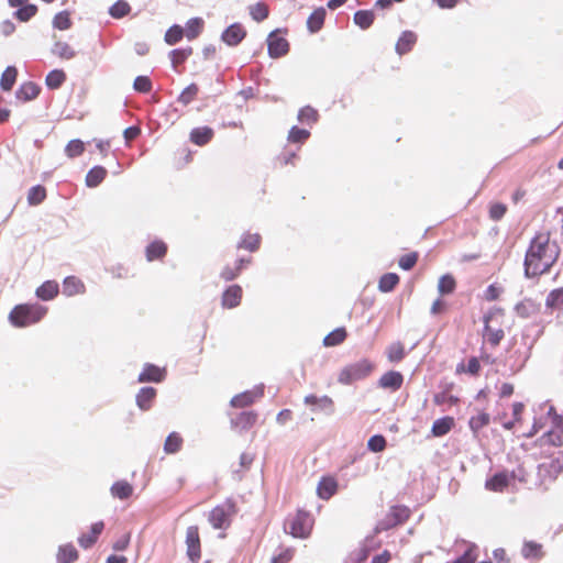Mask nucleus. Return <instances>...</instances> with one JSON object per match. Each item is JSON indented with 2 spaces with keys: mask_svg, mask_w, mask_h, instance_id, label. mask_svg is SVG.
I'll return each mask as SVG.
<instances>
[{
  "mask_svg": "<svg viewBox=\"0 0 563 563\" xmlns=\"http://www.w3.org/2000/svg\"><path fill=\"white\" fill-rule=\"evenodd\" d=\"M165 378V369L159 368L156 365L153 364H145L143 367V371L140 373L137 382L145 383V382H153V383H159Z\"/></svg>",
  "mask_w": 563,
  "mask_h": 563,
  "instance_id": "nucleus-14",
  "label": "nucleus"
},
{
  "mask_svg": "<svg viewBox=\"0 0 563 563\" xmlns=\"http://www.w3.org/2000/svg\"><path fill=\"white\" fill-rule=\"evenodd\" d=\"M47 308L40 303H21L9 313V321L16 328H25L41 321Z\"/></svg>",
  "mask_w": 563,
  "mask_h": 563,
  "instance_id": "nucleus-2",
  "label": "nucleus"
},
{
  "mask_svg": "<svg viewBox=\"0 0 563 563\" xmlns=\"http://www.w3.org/2000/svg\"><path fill=\"white\" fill-rule=\"evenodd\" d=\"M374 21V13L372 11L361 10L355 12L354 22L361 29H367L372 25Z\"/></svg>",
  "mask_w": 563,
  "mask_h": 563,
  "instance_id": "nucleus-46",
  "label": "nucleus"
},
{
  "mask_svg": "<svg viewBox=\"0 0 563 563\" xmlns=\"http://www.w3.org/2000/svg\"><path fill=\"white\" fill-rule=\"evenodd\" d=\"M203 24L205 22L201 18H192L188 20L186 23V27L184 29L185 36L189 41L196 38L201 33Z\"/></svg>",
  "mask_w": 563,
  "mask_h": 563,
  "instance_id": "nucleus-32",
  "label": "nucleus"
},
{
  "mask_svg": "<svg viewBox=\"0 0 563 563\" xmlns=\"http://www.w3.org/2000/svg\"><path fill=\"white\" fill-rule=\"evenodd\" d=\"M409 517V510L406 507L395 506L388 514V526L401 523Z\"/></svg>",
  "mask_w": 563,
  "mask_h": 563,
  "instance_id": "nucleus-35",
  "label": "nucleus"
},
{
  "mask_svg": "<svg viewBox=\"0 0 563 563\" xmlns=\"http://www.w3.org/2000/svg\"><path fill=\"white\" fill-rule=\"evenodd\" d=\"M185 35L184 27L178 24H174L170 26L165 33V42L168 45L177 44Z\"/></svg>",
  "mask_w": 563,
  "mask_h": 563,
  "instance_id": "nucleus-45",
  "label": "nucleus"
},
{
  "mask_svg": "<svg viewBox=\"0 0 563 563\" xmlns=\"http://www.w3.org/2000/svg\"><path fill=\"white\" fill-rule=\"evenodd\" d=\"M130 11V5L128 2L123 0L117 1L111 8L109 9V13L112 18L120 19L126 15Z\"/></svg>",
  "mask_w": 563,
  "mask_h": 563,
  "instance_id": "nucleus-53",
  "label": "nucleus"
},
{
  "mask_svg": "<svg viewBox=\"0 0 563 563\" xmlns=\"http://www.w3.org/2000/svg\"><path fill=\"white\" fill-rule=\"evenodd\" d=\"M514 479V475L508 472H500L488 478L485 483V487L492 492H503L508 487L510 482Z\"/></svg>",
  "mask_w": 563,
  "mask_h": 563,
  "instance_id": "nucleus-13",
  "label": "nucleus"
},
{
  "mask_svg": "<svg viewBox=\"0 0 563 563\" xmlns=\"http://www.w3.org/2000/svg\"><path fill=\"white\" fill-rule=\"evenodd\" d=\"M66 80V75L60 69H54L48 73L46 76L45 82L46 86L51 89H57L59 88L63 82Z\"/></svg>",
  "mask_w": 563,
  "mask_h": 563,
  "instance_id": "nucleus-41",
  "label": "nucleus"
},
{
  "mask_svg": "<svg viewBox=\"0 0 563 563\" xmlns=\"http://www.w3.org/2000/svg\"><path fill=\"white\" fill-rule=\"evenodd\" d=\"M250 13L255 21H263L268 16L267 7L258 2L250 8Z\"/></svg>",
  "mask_w": 563,
  "mask_h": 563,
  "instance_id": "nucleus-57",
  "label": "nucleus"
},
{
  "mask_svg": "<svg viewBox=\"0 0 563 563\" xmlns=\"http://www.w3.org/2000/svg\"><path fill=\"white\" fill-rule=\"evenodd\" d=\"M78 558V552L73 544L60 545L57 552V563H73Z\"/></svg>",
  "mask_w": 563,
  "mask_h": 563,
  "instance_id": "nucleus-30",
  "label": "nucleus"
},
{
  "mask_svg": "<svg viewBox=\"0 0 563 563\" xmlns=\"http://www.w3.org/2000/svg\"><path fill=\"white\" fill-rule=\"evenodd\" d=\"M264 394V386H256L251 390L243 391L235 395L231 399V406L235 408H243L253 404L257 398H261Z\"/></svg>",
  "mask_w": 563,
  "mask_h": 563,
  "instance_id": "nucleus-9",
  "label": "nucleus"
},
{
  "mask_svg": "<svg viewBox=\"0 0 563 563\" xmlns=\"http://www.w3.org/2000/svg\"><path fill=\"white\" fill-rule=\"evenodd\" d=\"M312 528V520L308 512L299 511L296 517L286 523L291 536L296 538H307Z\"/></svg>",
  "mask_w": 563,
  "mask_h": 563,
  "instance_id": "nucleus-6",
  "label": "nucleus"
},
{
  "mask_svg": "<svg viewBox=\"0 0 563 563\" xmlns=\"http://www.w3.org/2000/svg\"><path fill=\"white\" fill-rule=\"evenodd\" d=\"M70 25H71V21L69 18V13L67 11H62L54 16V20H53L54 27L64 31V30H68L70 27Z\"/></svg>",
  "mask_w": 563,
  "mask_h": 563,
  "instance_id": "nucleus-55",
  "label": "nucleus"
},
{
  "mask_svg": "<svg viewBox=\"0 0 563 563\" xmlns=\"http://www.w3.org/2000/svg\"><path fill=\"white\" fill-rule=\"evenodd\" d=\"M455 288V280L451 275H443L438 283V290L441 295L451 294Z\"/></svg>",
  "mask_w": 563,
  "mask_h": 563,
  "instance_id": "nucleus-50",
  "label": "nucleus"
},
{
  "mask_svg": "<svg viewBox=\"0 0 563 563\" xmlns=\"http://www.w3.org/2000/svg\"><path fill=\"white\" fill-rule=\"evenodd\" d=\"M545 306L556 311L558 314H563V287L550 291L545 299Z\"/></svg>",
  "mask_w": 563,
  "mask_h": 563,
  "instance_id": "nucleus-21",
  "label": "nucleus"
},
{
  "mask_svg": "<svg viewBox=\"0 0 563 563\" xmlns=\"http://www.w3.org/2000/svg\"><path fill=\"white\" fill-rule=\"evenodd\" d=\"M479 368H481V364H479V361L477 360V357H471L468 360L466 368H464L463 364H460L457 366L456 371L457 372L465 371L471 375H476V374H478Z\"/></svg>",
  "mask_w": 563,
  "mask_h": 563,
  "instance_id": "nucleus-61",
  "label": "nucleus"
},
{
  "mask_svg": "<svg viewBox=\"0 0 563 563\" xmlns=\"http://www.w3.org/2000/svg\"><path fill=\"white\" fill-rule=\"evenodd\" d=\"M325 18V10L323 8L316 9L307 20V27L310 33H317L321 30Z\"/></svg>",
  "mask_w": 563,
  "mask_h": 563,
  "instance_id": "nucleus-24",
  "label": "nucleus"
},
{
  "mask_svg": "<svg viewBox=\"0 0 563 563\" xmlns=\"http://www.w3.org/2000/svg\"><path fill=\"white\" fill-rule=\"evenodd\" d=\"M492 317L490 316H485L484 317V323H485V328H484V336L487 339V341L493 344V345H498L499 342L503 340L504 338V331L501 329H493L490 325H489V321H490Z\"/></svg>",
  "mask_w": 563,
  "mask_h": 563,
  "instance_id": "nucleus-28",
  "label": "nucleus"
},
{
  "mask_svg": "<svg viewBox=\"0 0 563 563\" xmlns=\"http://www.w3.org/2000/svg\"><path fill=\"white\" fill-rule=\"evenodd\" d=\"M212 136L213 130L209 126L195 128L190 132V141L199 146L209 143Z\"/></svg>",
  "mask_w": 563,
  "mask_h": 563,
  "instance_id": "nucleus-20",
  "label": "nucleus"
},
{
  "mask_svg": "<svg viewBox=\"0 0 563 563\" xmlns=\"http://www.w3.org/2000/svg\"><path fill=\"white\" fill-rule=\"evenodd\" d=\"M418 261V254L416 252L405 254L399 258V267L409 271L411 269Z\"/></svg>",
  "mask_w": 563,
  "mask_h": 563,
  "instance_id": "nucleus-60",
  "label": "nucleus"
},
{
  "mask_svg": "<svg viewBox=\"0 0 563 563\" xmlns=\"http://www.w3.org/2000/svg\"><path fill=\"white\" fill-rule=\"evenodd\" d=\"M240 275V268L227 265L220 273V277L225 282H231Z\"/></svg>",
  "mask_w": 563,
  "mask_h": 563,
  "instance_id": "nucleus-63",
  "label": "nucleus"
},
{
  "mask_svg": "<svg viewBox=\"0 0 563 563\" xmlns=\"http://www.w3.org/2000/svg\"><path fill=\"white\" fill-rule=\"evenodd\" d=\"M52 53L63 59H71L75 57V51L66 42H56L52 48Z\"/></svg>",
  "mask_w": 563,
  "mask_h": 563,
  "instance_id": "nucleus-42",
  "label": "nucleus"
},
{
  "mask_svg": "<svg viewBox=\"0 0 563 563\" xmlns=\"http://www.w3.org/2000/svg\"><path fill=\"white\" fill-rule=\"evenodd\" d=\"M191 54L192 49L190 47L183 49H173L169 53L173 67L176 68L179 64L184 63Z\"/></svg>",
  "mask_w": 563,
  "mask_h": 563,
  "instance_id": "nucleus-48",
  "label": "nucleus"
},
{
  "mask_svg": "<svg viewBox=\"0 0 563 563\" xmlns=\"http://www.w3.org/2000/svg\"><path fill=\"white\" fill-rule=\"evenodd\" d=\"M338 490V482L333 477H322L317 486V494L321 499H330Z\"/></svg>",
  "mask_w": 563,
  "mask_h": 563,
  "instance_id": "nucleus-16",
  "label": "nucleus"
},
{
  "mask_svg": "<svg viewBox=\"0 0 563 563\" xmlns=\"http://www.w3.org/2000/svg\"><path fill=\"white\" fill-rule=\"evenodd\" d=\"M233 514L234 505L231 501H227L210 511L209 521L214 529H225L230 526Z\"/></svg>",
  "mask_w": 563,
  "mask_h": 563,
  "instance_id": "nucleus-4",
  "label": "nucleus"
},
{
  "mask_svg": "<svg viewBox=\"0 0 563 563\" xmlns=\"http://www.w3.org/2000/svg\"><path fill=\"white\" fill-rule=\"evenodd\" d=\"M187 555L190 561L197 562L200 559V539L198 527L190 526L186 532Z\"/></svg>",
  "mask_w": 563,
  "mask_h": 563,
  "instance_id": "nucleus-7",
  "label": "nucleus"
},
{
  "mask_svg": "<svg viewBox=\"0 0 563 563\" xmlns=\"http://www.w3.org/2000/svg\"><path fill=\"white\" fill-rule=\"evenodd\" d=\"M59 292V286L55 280H46L35 291L37 298L48 301L54 299Z\"/></svg>",
  "mask_w": 563,
  "mask_h": 563,
  "instance_id": "nucleus-17",
  "label": "nucleus"
},
{
  "mask_svg": "<svg viewBox=\"0 0 563 563\" xmlns=\"http://www.w3.org/2000/svg\"><path fill=\"white\" fill-rule=\"evenodd\" d=\"M110 493L114 498L126 499L132 495L133 486L126 481H119L111 486Z\"/></svg>",
  "mask_w": 563,
  "mask_h": 563,
  "instance_id": "nucleus-29",
  "label": "nucleus"
},
{
  "mask_svg": "<svg viewBox=\"0 0 563 563\" xmlns=\"http://www.w3.org/2000/svg\"><path fill=\"white\" fill-rule=\"evenodd\" d=\"M268 55L272 58H279L287 54L289 44L286 38L277 35V31L269 33L267 38Z\"/></svg>",
  "mask_w": 563,
  "mask_h": 563,
  "instance_id": "nucleus-8",
  "label": "nucleus"
},
{
  "mask_svg": "<svg viewBox=\"0 0 563 563\" xmlns=\"http://www.w3.org/2000/svg\"><path fill=\"white\" fill-rule=\"evenodd\" d=\"M399 283V277L395 273H387L383 275L378 283V289L383 292L391 291Z\"/></svg>",
  "mask_w": 563,
  "mask_h": 563,
  "instance_id": "nucleus-39",
  "label": "nucleus"
},
{
  "mask_svg": "<svg viewBox=\"0 0 563 563\" xmlns=\"http://www.w3.org/2000/svg\"><path fill=\"white\" fill-rule=\"evenodd\" d=\"M310 136V132L305 129L292 126L288 133V142L290 143H303Z\"/></svg>",
  "mask_w": 563,
  "mask_h": 563,
  "instance_id": "nucleus-49",
  "label": "nucleus"
},
{
  "mask_svg": "<svg viewBox=\"0 0 563 563\" xmlns=\"http://www.w3.org/2000/svg\"><path fill=\"white\" fill-rule=\"evenodd\" d=\"M37 11V8L36 5L34 4H24L22 7H20V9L18 11H15L14 15L18 20H20L21 22H26L29 21L32 16L35 15Z\"/></svg>",
  "mask_w": 563,
  "mask_h": 563,
  "instance_id": "nucleus-52",
  "label": "nucleus"
},
{
  "mask_svg": "<svg viewBox=\"0 0 563 563\" xmlns=\"http://www.w3.org/2000/svg\"><path fill=\"white\" fill-rule=\"evenodd\" d=\"M133 88L139 92H150L152 90V82L147 76H137L134 80Z\"/></svg>",
  "mask_w": 563,
  "mask_h": 563,
  "instance_id": "nucleus-58",
  "label": "nucleus"
},
{
  "mask_svg": "<svg viewBox=\"0 0 563 563\" xmlns=\"http://www.w3.org/2000/svg\"><path fill=\"white\" fill-rule=\"evenodd\" d=\"M261 235L258 233H244L238 243V249L256 252L261 245Z\"/></svg>",
  "mask_w": 563,
  "mask_h": 563,
  "instance_id": "nucleus-22",
  "label": "nucleus"
},
{
  "mask_svg": "<svg viewBox=\"0 0 563 563\" xmlns=\"http://www.w3.org/2000/svg\"><path fill=\"white\" fill-rule=\"evenodd\" d=\"M243 290L239 285H231L228 287L221 298V305L223 308L233 309L241 303Z\"/></svg>",
  "mask_w": 563,
  "mask_h": 563,
  "instance_id": "nucleus-12",
  "label": "nucleus"
},
{
  "mask_svg": "<svg viewBox=\"0 0 563 563\" xmlns=\"http://www.w3.org/2000/svg\"><path fill=\"white\" fill-rule=\"evenodd\" d=\"M475 545L470 547L462 556L453 561L452 563H474L477 555L474 553Z\"/></svg>",
  "mask_w": 563,
  "mask_h": 563,
  "instance_id": "nucleus-64",
  "label": "nucleus"
},
{
  "mask_svg": "<svg viewBox=\"0 0 563 563\" xmlns=\"http://www.w3.org/2000/svg\"><path fill=\"white\" fill-rule=\"evenodd\" d=\"M38 87L33 82H24L15 92L16 98L23 101H30L37 97Z\"/></svg>",
  "mask_w": 563,
  "mask_h": 563,
  "instance_id": "nucleus-31",
  "label": "nucleus"
},
{
  "mask_svg": "<svg viewBox=\"0 0 563 563\" xmlns=\"http://www.w3.org/2000/svg\"><path fill=\"white\" fill-rule=\"evenodd\" d=\"M156 397V389L153 387H143L136 395V405L141 410H148Z\"/></svg>",
  "mask_w": 563,
  "mask_h": 563,
  "instance_id": "nucleus-19",
  "label": "nucleus"
},
{
  "mask_svg": "<svg viewBox=\"0 0 563 563\" xmlns=\"http://www.w3.org/2000/svg\"><path fill=\"white\" fill-rule=\"evenodd\" d=\"M198 90L199 89L196 84L189 85L181 91L178 97V101L185 106L189 104L196 98Z\"/></svg>",
  "mask_w": 563,
  "mask_h": 563,
  "instance_id": "nucleus-54",
  "label": "nucleus"
},
{
  "mask_svg": "<svg viewBox=\"0 0 563 563\" xmlns=\"http://www.w3.org/2000/svg\"><path fill=\"white\" fill-rule=\"evenodd\" d=\"M373 369V364L367 360H361L350 364L341 369L338 380L341 384L349 385L355 380L365 378Z\"/></svg>",
  "mask_w": 563,
  "mask_h": 563,
  "instance_id": "nucleus-3",
  "label": "nucleus"
},
{
  "mask_svg": "<svg viewBox=\"0 0 563 563\" xmlns=\"http://www.w3.org/2000/svg\"><path fill=\"white\" fill-rule=\"evenodd\" d=\"M560 247L548 232H539L531 240L525 257V275L530 278L550 271L558 261Z\"/></svg>",
  "mask_w": 563,
  "mask_h": 563,
  "instance_id": "nucleus-1",
  "label": "nucleus"
},
{
  "mask_svg": "<svg viewBox=\"0 0 563 563\" xmlns=\"http://www.w3.org/2000/svg\"><path fill=\"white\" fill-rule=\"evenodd\" d=\"M86 291L85 284L76 276H68L63 282V294L66 297L81 295Z\"/></svg>",
  "mask_w": 563,
  "mask_h": 563,
  "instance_id": "nucleus-15",
  "label": "nucleus"
},
{
  "mask_svg": "<svg viewBox=\"0 0 563 563\" xmlns=\"http://www.w3.org/2000/svg\"><path fill=\"white\" fill-rule=\"evenodd\" d=\"M541 410L545 412V421L542 422L541 419H536L533 423V430L527 434V437L534 435L538 431L547 427L549 423L551 429H559L563 432V417L558 415L554 408L548 404L541 406Z\"/></svg>",
  "mask_w": 563,
  "mask_h": 563,
  "instance_id": "nucleus-5",
  "label": "nucleus"
},
{
  "mask_svg": "<svg viewBox=\"0 0 563 563\" xmlns=\"http://www.w3.org/2000/svg\"><path fill=\"white\" fill-rule=\"evenodd\" d=\"M537 308L531 299H525L515 307L516 313L521 318H529L536 312Z\"/></svg>",
  "mask_w": 563,
  "mask_h": 563,
  "instance_id": "nucleus-43",
  "label": "nucleus"
},
{
  "mask_svg": "<svg viewBox=\"0 0 563 563\" xmlns=\"http://www.w3.org/2000/svg\"><path fill=\"white\" fill-rule=\"evenodd\" d=\"M543 441H544V443H549L554 446L562 445L561 433H559L552 429H550L545 432V434L543 435Z\"/></svg>",
  "mask_w": 563,
  "mask_h": 563,
  "instance_id": "nucleus-62",
  "label": "nucleus"
},
{
  "mask_svg": "<svg viewBox=\"0 0 563 563\" xmlns=\"http://www.w3.org/2000/svg\"><path fill=\"white\" fill-rule=\"evenodd\" d=\"M16 68L13 66H8L5 70L3 71L1 79H0V86L3 90L9 91L12 89L15 79H16Z\"/></svg>",
  "mask_w": 563,
  "mask_h": 563,
  "instance_id": "nucleus-40",
  "label": "nucleus"
},
{
  "mask_svg": "<svg viewBox=\"0 0 563 563\" xmlns=\"http://www.w3.org/2000/svg\"><path fill=\"white\" fill-rule=\"evenodd\" d=\"M85 151V143L80 140H71L65 147V154L69 158L81 155Z\"/></svg>",
  "mask_w": 563,
  "mask_h": 563,
  "instance_id": "nucleus-47",
  "label": "nucleus"
},
{
  "mask_svg": "<svg viewBox=\"0 0 563 563\" xmlns=\"http://www.w3.org/2000/svg\"><path fill=\"white\" fill-rule=\"evenodd\" d=\"M46 198V189L41 186L36 185L30 188L27 192V202L30 206H37L42 203Z\"/></svg>",
  "mask_w": 563,
  "mask_h": 563,
  "instance_id": "nucleus-38",
  "label": "nucleus"
},
{
  "mask_svg": "<svg viewBox=\"0 0 563 563\" xmlns=\"http://www.w3.org/2000/svg\"><path fill=\"white\" fill-rule=\"evenodd\" d=\"M257 419V415L253 411H243L241 412L232 422L235 427L241 428L243 430L251 428Z\"/></svg>",
  "mask_w": 563,
  "mask_h": 563,
  "instance_id": "nucleus-36",
  "label": "nucleus"
},
{
  "mask_svg": "<svg viewBox=\"0 0 563 563\" xmlns=\"http://www.w3.org/2000/svg\"><path fill=\"white\" fill-rule=\"evenodd\" d=\"M167 251V246L162 241H154L146 247V258L152 262L162 258Z\"/></svg>",
  "mask_w": 563,
  "mask_h": 563,
  "instance_id": "nucleus-33",
  "label": "nucleus"
},
{
  "mask_svg": "<svg viewBox=\"0 0 563 563\" xmlns=\"http://www.w3.org/2000/svg\"><path fill=\"white\" fill-rule=\"evenodd\" d=\"M245 36L244 27L239 23H233L222 32L221 40L229 46H236Z\"/></svg>",
  "mask_w": 563,
  "mask_h": 563,
  "instance_id": "nucleus-11",
  "label": "nucleus"
},
{
  "mask_svg": "<svg viewBox=\"0 0 563 563\" xmlns=\"http://www.w3.org/2000/svg\"><path fill=\"white\" fill-rule=\"evenodd\" d=\"M183 445V438L177 432H172L165 440L164 451L167 454L177 453Z\"/></svg>",
  "mask_w": 563,
  "mask_h": 563,
  "instance_id": "nucleus-37",
  "label": "nucleus"
},
{
  "mask_svg": "<svg viewBox=\"0 0 563 563\" xmlns=\"http://www.w3.org/2000/svg\"><path fill=\"white\" fill-rule=\"evenodd\" d=\"M387 356L390 362H399L405 356V350L401 343H393L387 349Z\"/></svg>",
  "mask_w": 563,
  "mask_h": 563,
  "instance_id": "nucleus-56",
  "label": "nucleus"
},
{
  "mask_svg": "<svg viewBox=\"0 0 563 563\" xmlns=\"http://www.w3.org/2000/svg\"><path fill=\"white\" fill-rule=\"evenodd\" d=\"M305 404L312 406V411H322L325 415H332L334 412L333 400L329 396L318 397L316 395H308L305 397Z\"/></svg>",
  "mask_w": 563,
  "mask_h": 563,
  "instance_id": "nucleus-10",
  "label": "nucleus"
},
{
  "mask_svg": "<svg viewBox=\"0 0 563 563\" xmlns=\"http://www.w3.org/2000/svg\"><path fill=\"white\" fill-rule=\"evenodd\" d=\"M490 422V416L487 412H479L477 416L471 417L468 427L474 437H477L478 431Z\"/></svg>",
  "mask_w": 563,
  "mask_h": 563,
  "instance_id": "nucleus-34",
  "label": "nucleus"
},
{
  "mask_svg": "<svg viewBox=\"0 0 563 563\" xmlns=\"http://www.w3.org/2000/svg\"><path fill=\"white\" fill-rule=\"evenodd\" d=\"M346 338V331L344 328H338L323 339V344L325 346H335L342 343Z\"/></svg>",
  "mask_w": 563,
  "mask_h": 563,
  "instance_id": "nucleus-44",
  "label": "nucleus"
},
{
  "mask_svg": "<svg viewBox=\"0 0 563 563\" xmlns=\"http://www.w3.org/2000/svg\"><path fill=\"white\" fill-rule=\"evenodd\" d=\"M402 384V375L399 372H388L384 374L379 379V385L383 388H389L393 390H397L400 388Z\"/></svg>",
  "mask_w": 563,
  "mask_h": 563,
  "instance_id": "nucleus-23",
  "label": "nucleus"
},
{
  "mask_svg": "<svg viewBox=\"0 0 563 563\" xmlns=\"http://www.w3.org/2000/svg\"><path fill=\"white\" fill-rule=\"evenodd\" d=\"M367 446L372 452H382L386 446V440L383 435H373L369 438Z\"/></svg>",
  "mask_w": 563,
  "mask_h": 563,
  "instance_id": "nucleus-59",
  "label": "nucleus"
},
{
  "mask_svg": "<svg viewBox=\"0 0 563 563\" xmlns=\"http://www.w3.org/2000/svg\"><path fill=\"white\" fill-rule=\"evenodd\" d=\"M417 42V35L411 31H404L396 43V52L404 55L410 52Z\"/></svg>",
  "mask_w": 563,
  "mask_h": 563,
  "instance_id": "nucleus-18",
  "label": "nucleus"
},
{
  "mask_svg": "<svg viewBox=\"0 0 563 563\" xmlns=\"http://www.w3.org/2000/svg\"><path fill=\"white\" fill-rule=\"evenodd\" d=\"M103 527H104V525L102 521L95 522L91 526L90 534H82L79 537L78 542H79L80 547H82L85 549L90 548L97 541V538L102 532Z\"/></svg>",
  "mask_w": 563,
  "mask_h": 563,
  "instance_id": "nucleus-25",
  "label": "nucleus"
},
{
  "mask_svg": "<svg viewBox=\"0 0 563 563\" xmlns=\"http://www.w3.org/2000/svg\"><path fill=\"white\" fill-rule=\"evenodd\" d=\"M107 176V169L102 166H95L86 175V186L95 188L99 186Z\"/></svg>",
  "mask_w": 563,
  "mask_h": 563,
  "instance_id": "nucleus-26",
  "label": "nucleus"
},
{
  "mask_svg": "<svg viewBox=\"0 0 563 563\" xmlns=\"http://www.w3.org/2000/svg\"><path fill=\"white\" fill-rule=\"evenodd\" d=\"M318 119V112L311 107H303L298 112V120L301 123L312 124Z\"/></svg>",
  "mask_w": 563,
  "mask_h": 563,
  "instance_id": "nucleus-51",
  "label": "nucleus"
},
{
  "mask_svg": "<svg viewBox=\"0 0 563 563\" xmlns=\"http://www.w3.org/2000/svg\"><path fill=\"white\" fill-rule=\"evenodd\" d=\"M454 426V419L452 417H443L437 419L433 424L431 432L434 437H443L451 431Z\"/></svg>",
  "mask_w": 563,
  "mask_h": 563,
  "instance_id": "nucleus-27",
  "label": "nucleus"
}]
</instances>
